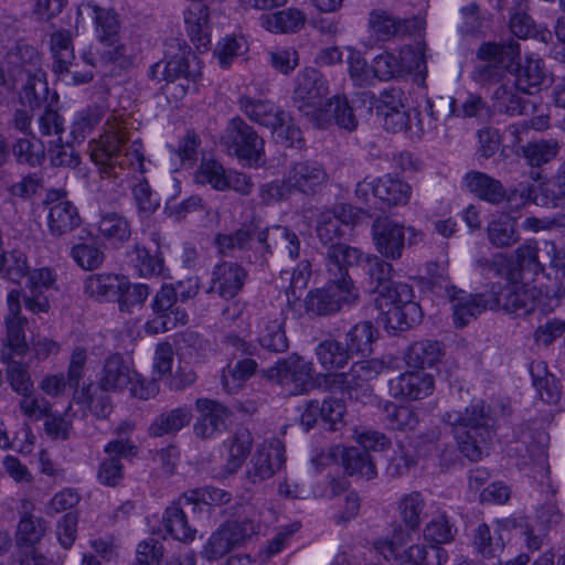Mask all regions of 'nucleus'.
Masks as SVG:
<instances>
[{
	"label": "nucleus",
	"instance_id": "14",
	"mask_svg": "<svg viewBox=\"0 0 565 565\" xmlns=\"http://www.w3.org/2000/svg\"><path fill=\"white\" fill-rule=\"evenodd\" d=\"M405 231L404 225L388 217H376L371 227L376 252L385 259H399L405 248Z\"/></svg>",
	"mask_w": 565,
	"mask_h": 565
},
{
	"label": "nucleus",
	"instance_id": "39",
	"mask_svg": "<svg viewBox=\"0 0 565 565\" xmlns=\"http://www.w3.org/2000/svg\"><path fill=\"white\" fill-rule=\"evenodd\" d=\"M257 362L253 359H243L234 365L228 364L222 370L221 384L227 394L241 391L245 383L255 374Z\"/></svg>",
	"mask_w": 565,
	"mask_h": 565
},
{
	"label": "nucleus",
	"instance_id": "8",
	"mask_svg": "<svg viewBox=\"0 0 565 565\" xmlns=\"http://www.w3.org/2000/svg\"><path fill=\"white\" fill-rule=\"evenodd\" d=\"M253 521H228L211 534L201 555L212 562L222 558L255 534Z\"/></svg>",
	"mask_w": 565,
	"mask_h": 565
},
{
	"label": "nucleus",
	"instance_id": "12",
	"mask_svg": "<svg viewBox=\"0 0 565 565\" xmlns=\"http://www.w3.org/2000/svg\"><path fill=\"white\" fill-rule=\"evenodd\" d=\"M47 226L53 236H63L81 224V217L74 204L66 199L65 191L52 190L47 193Z\"/></svg>",
	"mask_w": 565,
	"mask_h": 565
},
{
	"label": "nucleus",
	"instance_id": "25",
	"mask_svg": "<svg viewBox=\"0 0 565 565\" xmlns=\"http://www.w3.org/2000/svg\"><path fill=\"white\" fill-rule=\"evenodd\" d=\"M462 184L468 192L491 204L498 205L508 199L503 184L480 171L467 172L462 178Z\"/></svg>",
	"mask_w": 565,
	"mask_h": 565
},
{
	"label": "nucleus",
	"instance_id": "64",
	"mask_svg": "<svg viewBox=\"0 0 565 565\" xmlns=\"http://www.w3.org/2000/svg\"><path fill=\"white\" fill-rule=\"evenodd\" d=\"M226 175L227 172L221 163L215 160H207L200 164L195 179L201 184H210L217 191H225Z\"/></svg>",
	"mask_w": 565,
	"mask_h": 565
},
{
	"label": "nucleus",
	"instance_id": "54",
	"mask_svg": "<svg viewBox=\"0 0 565 565\" xmlns=\"http://www.w3.org/2000/svg\"><path fill=\"white\" fill-rule=\"evenodd\" d=\"M472 545L480 555L490 558L503 551L504 542L499 531L492 533L489 525L482 523L475 530Z\"/></svg>",
	"mask_w": 565,
	"mask_h": 565
},
{
	"label": "nucleus",
	"instance_id": "60",
	"mask_svg": "<svg viewBox=\"0 0 565 565\" xmlns=\"http://www.w3.org/2000/svg\"><path fill=\"white\" fill-rule=\"evenodd\" d=\"M253 235L254 233L250 227H241L231 234H218L215 242L223 255H231L235 250L248 248L250 246Z\"/></svg>",
	"mask_w": 565,
	"mask_h": 565
},
{
	"label": "nucleus",
	"instance_id": "13",
	"mask_svg": "<svg viewBox=\"0 0 565 565\" xmlns=\"http://www.w3.org/2000/svg\"><path fill=\"white\" fill-rule=\"evenodd\" d=\"M339 457L342 459L344 470L350 476H360L372 479L376 476V467L371 455L358 447L344 448L341 446L331 447L327 454H321L312 459L315 465H329Z\"/></svg>",
	"mask_w": 565,
	"mask_h": 565
},
{
	"label": "nucleus",
	"instance_id": "29",
	"mask_svg": "<svg viewBox=\"0 0 565 565\" xmlns=\"http://www.w3.org/2000/svg\"><path fill=\"white\" fill-rule=\"evenodd\" d=\"M534 186H523L521 196L532 200L541 206H558L565 199V161L558 168L552 183L540 186L539 193L534 194Z\"/></svg>",
	"mask_w": 565,
	"mask_h": 565
},
{
	"label": "nucleus",
	"instance_id": "33",
	"mask_svg": "<svg viewBox=\"0 0 565 565\" xmlns=\"http://www.w3.org/2000/svg\"><path fill=\"white\" fill-rule=\"evenodd\" d=\"M489 243L495 248H508L520 241L516 220L509 214H500L487 226Z\"/></svg>",
	"mask_w": 565,
	"mask_h": 565
},
{
	"label": "nucleus",
	"instance_id": "23",
	"mask_svg": "<svg viewBox=\"0 0 565 565\" xmlns=\"http://www.w3.org/2000/svg\"><path fill=\"white\" fill-rule=\"evenodd\" d=\"M395 397L409 401L423 399L434 391V379L425 372H406L390 382Z\"/></svg>",
	"mask_w": 565,
	"mask_h": 565
},
{
	"label": "nucleus",
	"instance_id": "26",
	"mask_svg": "<svg viewBox=\"0 0 565 565\" xmlns=\"http://www.w3.org/2000/svg\"><path fill=\"white\" fill-rule=\"evenodd\" d=\"M362 253L345 244H332L329 246L326 254V268L329 274V279L338 280H352L349 276V268L358 265L361 259Z\"/></svg>",
	"mask_w": 565,
	"mask_h": 565
},
{
	"label": "nucleus",
	"instance_id": "6",
	"mask_svg": "<svg viewBox=\"0 0 565 565\" xmlns=\"http://www.w3.org/2000/svg\"><path fill=\"white\" fill-rule=\"evenodd\" d=\"M359 299V292L352 280L329 279L322 288L311 290L306 299V309L317 316L337 313L345 305H353Z\"/></svg>",
	"mask_w": 565,
	"mask_h": 565
},
{
	"label": "nucleus",
	"instance_id": "37",
	"mask_svg": "<svg viewBox=\"0 0 565 565\" xmlns=\"http://www.w3.org/2000/svg\"><path fill=\"white\" fill-rule=\"evenodd\" d=\"M532 382L540 397L547 404H557L562 396V390L557 380L548 373L544 361H533L530 365Z\"/></svg>",
	"mask_w": 565,
	"mask_h": 565
},
{
	"label": "nucleus",
	"instance_id": "30",
	"mask_svg": "<svg viewBox=\"0 0 565 565\" xmlns=\"http://www.w3.org/2000/svg\"><path fill=\"white\" fill-rule=\"evenodd\" d=\"M138 374L130 370L121 355L109 356L103 367L99 386L103 391H122Z\"/></svg>",
	"mask_w": 565,
	"mask_h": 565
},
{
	"label": "nucleus",
	"instance_id": "31",
	"mask_svg": "<svg viewBox=\"0 0 565 565\" xmlns=\"http://www.w3.org/2000/svg\"><path fill=\"white\" fill-rule=\"evenodd\" d=\"M84 8L92 9L94 13L95 31L98 40L106 45H115L118 42L120 23L117 13L113 9L100 8L92 2L82 3L78 14Z\"/></svg>",
	"mask_w": 565,
	"mask_h": 565
},
{
	"label": "nucleus",
	"instance_id": "17",
	"mask_svg": "<svg viewBox=\"0 0 565 565\" xmlns=\"http://www.w3.org/2000/svg\"><path fill=\"white\" fill-rule=\"evenodd\" d=\"M328 174L317 161H299L286 172V184L290 190L303 194H315L327 182Z\"/></svg>",
	"mask_w": 565,
	"mask_h": 565
},
{
	"label": "nucleus",
	"instance_id": "56",
	"mask_svg": "<svg viewBox=\"0 0 565 565\" xmlns=\"http://www.w3.org/2000/svg\"><path fill=\"white\" fill-rule=\"evenodd\" d=\"M13 154L19 163L30 167L40 166L45 158V148L41 140L33 138L19 139L12 147Z\"/></svg>",
	"mask_w": 565,
	"mask_h": 565
},
{
	"label": "nucleus",
	"instance_id": "50",
	"mask_svg": "<svg viewBox=\"0 0 565 565\" xmlns=\"http://www.w3.org/2000/svg\"><path fill=\"white\" fill-rule=\"evenodd\" d=\"M544 79L545 73L541 60L527 57L524 63L519 65L516 79L513 84H515L521 92L532 94V89L540 88Z\"/></svg>",
	"mask_w": 565,
	"mask_h": 565
},
{
	"label": "nucleus",
	"instance_id": "41",
	"mask_svg": "<svg viewBox=\"0 0 565 565\" xmlns=\"http://www.w3.org/2000/svg\"><path fill=\"white\" fill-rule=\"evenodd\" d=\"M192 418L191 411L188 407H178L158 415L149 427V435L161 437L163 435L175 434L189 425Z\"/></svg>",
	"mask_w": 565,
	"mask_h": 565
},
{
	"label": "nucleus",
	"instance_id": "52",
	"mask_svg": "<svg viewBox=\"0 0 565 565\" xmlns=\"http://www.w3.org/2000/svg\"><path fill=\"white\" fill-rule=\"evenodd\" d=\"M559 148V143L555 139H540L525 145L522 152L530 166L541 167L554 160Z\"/></svg>",
	"mask_w": 565,
	"mask_h": 565
},
{
	"label": "nucleus",
	"instance_id": "10",
	"mask_svg": "<svg viewBox=\"0 0 565 565\" xmlns=\"http://www.w3.org/2000/svg\"><path fill=\"white\" fill-rule=\"evenodd\" d=\"M477 55L481 63L476 66L473 77L483 83L497 79L503 71V64L512 63L519 57L520 45L514 40L501 44L486 43L480 46Z\"/></svg>",
	"mask_w": 565,
	"mask_h": 565
},
{
	"label": "nucleus",
	"instance_id": "48",
	"mask_svg": "<svg viewBox=\"0 0 565 565\" xmlns=\"http://www.w3.org/2000/svg\"><path fill=\"white\" fill-rule=\"evenodd\" d=\"M51 52L54 58L53 70L62 74L72 66L75 58L71 33L57 31L51 35Z\"/></svg>",
	"mask_w": 565,
	"mask_h": 565
},
{
	"label": "nucleus",
	"instance_id": "62",
	"mask_svg": "<svg viewBox=\"0 0 565 565\" xmlns=\"http://www.w3.org/2000/svg\"><path fill=\"white\" fill-rule=\"evenodd\" d=\"M326 108L331 109V120L334 119L339 127L349 131L358 127L356 117L345 96L337 95L329 99L326 104Z\"/></svg>",
	"mask_w": 565,
	"mask_h": 565
},
{
	"label": "nucleus",
	"instance_id": "3",
	"mask_svg": "<svg viewBox=\"0 0 565 565\" xmlns=\"http://www.w3.org/2000/svg\"><path fill=\"white\" fill-rule=\"evenodd\" d=\"M443 420L454 427L460 451L471 461L481 459L491 441L494 418L490 406L482 399H473L463 409H450Z\"/></svg>",
	"mask_w": 565,
	"mask_h": 565
},
{
	"label": "nucleus",
	"instance_id": "11",
	"mask_svg": "<svg viewBox=\"0 0 565 565\" xmlns=\"http://www.w3.org/2000/svg\"><path fill=\"white\" fill-rule=\"evenodd\" d=\"M313 365L298 355L279 361L268 371V376L281 385H292L290 393L299 395L308 392L312 386Z\"/></svg>",
	"mask_w": 565,
	"mask_h": 565
},
{
	"label": "nucleus",
	"instance_id": "9",
	"mask_svg": "<svg viewBox=\"0 0 565 565\" xmlns=\"http://www.w3.org/2000/svg\"><path fill=\"white\" fill-rule=\"evenodd\" d=\"M222 145L230 154L248 162H257L263 152L264 141L241 117L231 119L222 137Z\"/></svg>",
	"mask_w": 565,
	"mask_h": 565
},
{
	"label": "nucleus",
	"instance_id": "45",
	"mask_svg": "<svg viewBox=\"0 0 565 565\" xmlns=\"http://www.w3.org/2000/svg\"><path fill=\"white\" fill-rule=\"evenodd\" d=\"M106 108L102 105H93L77 111L71 125V136L76 142L85 140L94 128L102 121Z\"/></svg>",
	"mask_w": 565,
	"mask_h": 565
},
{
	"label": "nucleus",
	"instance_id": "15",
	"mask_svg": "<svg viewBox=\"0 0 565 565\" xmlns=\"http://www.w3.org/2000/svg\"><path fill=\"white\" fill-rule=\"evenodd\" d=\"M454 323L456 328L466 327L472 319H476L482 311L499 307L501 299L494 291L490 294L468 295L462 290L450 295Z\"/></svg>",
	"mask_w": 565,
	"mask_h": 565
},
{
	"label": "nucleus",
	"instance_id": "7",
	"mask_svg": "<svg viewBox=\"0 0 565 565\" xmlns=\"http://www.w3.org/2000/svg\"><path fill=\"white\" fill-rule=\"evenodd\" d=\"M151 307L154 318L145 326V330L149 334L167 332L188 322V313L178 305V292L172 285L161 287L156 294Z\"/></svg>",
	"mask_w": 565,
	"mask_h": 565
},
{
	"label": "nucleus",
	"instance_id": "24",
	"mask_svg": "<svg viewBox=\"0 0 565 565\" xmlns=\"http://www.w3.org/2000/svg\"><path fill=\"white\" fill-rule=\"evenodd\" d=\"M257 242L264 247L267 254H273L274 249L280 253H287L291 259H297L300 255V239L298 235L285 226H273L259 231L256 234Z\"/></svg>",
	"mask_w": 565,
	"mask_h": 565
},
{
	"label": "nucleus",
	"instance_id": "4",
	"mask_svg": "<svg viewBox=\"0 0 565 565\" xmlns=\"http://www.w3.org/2000/svg\"><path fill=\"white\" fill-rule=\"evenodd\" d=\"M329 87L323 76L315 68H305L297 76L292 95L294 106L317 128L331 122V109L326 108Z\"/></svg>",
	"mask_w": 565,
	"mask_h": 565
},
{
	"label": "nucleus",
	"instance_id": "53",
	"mask_svg": "<svg viewBox=\"0 0 565 565\" xmlns=\"http://www.w3.org/2000/svg\"><path fill=\"white\" fill-rule=\"evenodd\" d=\"M45 521L31 514H24L18 524L15 542L19 547H33L44 536Z\"/></svg>",
	"mask_w": 565,
	"mask_h": 565
},
{
	"label": "nucleus",
	"instance_id": "40",
	"mask_svg": "<svg viewBox=\"0 0 565 565\" xmlns=\"http://www.w3.org/2000/svg\"><path fill=\"white\" fill-rule=\"evenodd\" d=\"M315 353L321 366L328 371L343 367L352 358L347 347L333 338L321 341Z\"/></svg>",
	"mask_w": 565,
	"mask_h": 565
},
{
	"label": "nucleus",
	"instance_id": "34",
	"mask_svg": "<svg viewBox=\"0 0 565 565\" xmlns=\"http://www.w3.org/2000/svg\"><path fill=\"white\" fill-rule=\"evenodd\" d=\"M209 17V9L200 0L193 2L184 13L188 33L199 49H206L210 44Z\"/></svg>",
	"mask_w": 565,
	"mask_h": 565
},
{
	"label": "nucleus",
	"instance_id": "28",
	"mask_svg": "<svg viewBox=\"0 0 565 565\" xmlns=\"http://www.w3.org/2000/svg\"><path fill=\"white\" fill-rule=\"evenodd\" d=\"M19 86V99L21 105L31 109H40L49 102V85L45 72L26 75L14 79Z\"/></svg>",
	"mask_w": 565,
	"mask_h": 565
},
{
	"label": "nucleus",
	"instance_id": "42",
	"mask_svg": "<svg viewBox=\"0 0 565 565\" xmlns=\"http://www.w3.org/2000/svg\"><path fill=\"white\" fill-rule=\"evenodd\" d=\"M425 500L420 492L414 491L403 495L397 503L402 524L409 531H417L425 514Z\"/></svg>",
	"mask_w": 565,
	"mask_h": 565
},
{
	"label": "nucleus",
	"instance_id": "51",
	"mask_svg": "<svg viewBox=\"0 0 565 565\" xmlns=\"http://www.w3.org/2000/svg\"><path fill=\"white\" fill-rule=\"evenodd\" d=\"M456 533L454 524L444 514L430 520L423 530L424 540L430 544L428 547L438 550H444L440 545L452 542Z\"/></svg>",
	"mask_w": 565,
	"mask_h": 565
},
{
	"label": "nucleus",
	"instance_id": "36",
	"mask_svg": "<svg viewBox=\"0 0 565 565\" xmlns=\"http://www.w3.org/2000/svg\"><path fill=\"white\" fill-rule=\"evenodd\" d=\"M9 58L14 79L44 72L41 67V58L38 50L29 44H18L9 54Z\"/></svg>",
	"mask_w": 565,
	"mask_h": 565
},
{
	"label": "nucleus",
	"instance_id": "61",
	"mask_svg": "<svg viewBox=\"0 0 565 565\" xmlns=\"http://www.w3.org/2000/svg\"><path fill=\"white\" fill-rule=\"evenodd\" d=\"M347 53L351 79L358 86L370 85L374 81L373 67L367 66L366 60L359 51L348 47Z\"/></svg>",
	"mask_w": 565,
	"mask_h": 565
},
{
	"label": "nucleus",
	"instance_id": "19",
	"mask_svg": "<svg viewBox=\"0 0 565 565\" xmlns=\"http://www.w3.org/2000/svg\"><path fill=\"white\" fill-rule=\"evenodd\" d=\"M247 271L237 263L223 262L212 271L211 286L207 292H216L222 298H234L244 287Z\"/></svg>",
	"mask_w": 565,
	"mask_h": 565
},
{
	"label": "nucleus",
	"instance_id": "38",
	"mask_svg": "<svg viewBox=\"0 0 565 565\" xmlns=\"http://www.w3.org/2000/svg\"><path fill=\"white\" fill-rule=\"evenodd\" d=\"M306 22V15L296 8H289L260 17V24L273 33H289L300 30Z\"/></svg>",
	"mask_w": 565,
	"mask_h": 565
},
{
	"label": "nucleus",
	"instance_id": "59",
	"mask_svg": "<svg viewBox=\"0 0 565 565\" xmlns=\"http://www.w3.org/2000/svg\"><path fill=\"white\" fill-rule=\"evenodd\" d=\"M232 499V494L223 489L214 487H204L195 489L183 494L182 500L185 504L199 505H224Z\"/></svg>",
	"mask_w": 565,
	"mask_h": 565
},
{
	"label": "nucleus",
	"instance_id": "47",
	"mask_svg": "<svg viewBox=\"0 0 565 565\" xmlns=\"http://www.w3.org/2000/svg\"><path fill=\"white\" fill-rule=\"evenodd\" d=\"M519 92L515 84L500 85L492 95L494 110L509 116L522 115L525 106Z\"/></svg>",
	"mask_w": 565,
	"mask_h": 565
},
{
	"label": "nucleus",
	"instance_id": "22",
	"mask_svg": "<svg viewBox=\"0 0 565 565\" xmlns=\"http://www.w3.org/2000/svg\"><path fill=\"white\" fill-rule=\"evenodd\" d=\"M196 407L202 413L194 425V433L198 437L212 438L226 429L227 407L209 398H199Z\"/></svg>",
	"mask_w": 565,
	"mask_h": 565
},
{
	"label": "nucleus",
	"instance_id": "55",
	"mask_svg": "<svg viewBox=\"0 0 565 565\" xmlns=\"http://www.w3.org/2000/svg\"><path fill=\"white\" fill-rule=\"evenodd\" d=\"M163 521L167 531L175 540L181 542H191L194 540L196 531L189 525L186 516L179 505L167 508Z\"/></svg>",
	"mask_w": 565,
	"mask_h": 565
},
{
	"label": "nucleus",
	"instance_id": "5",
	"mask_svg": "<svg viewBox=\"0 0 565 565\" xmlns=\"http://www.w3.org/2000/svg\"><path fill=\"white\" fill-rule=\"evenodd\" d=\"M411 532L405 525L395 524L390 536L377 540L374 546L384 558L394 559L397 565H443L447 562L445 550L419 543L403 548L412 540Z\"/></svg>",
	"mask_w": 565,
	"mask_h": 565
},
{
	"label": "nucleus",
	"instance_id": "63",
	"mask_svg": "<svg viewBox=\"0 0 565 565\" xmlns=\"http://www.w3.org/2000/svg\"><path fill=\"white\" fill-rule=\"evenodd\" d=\"M385 418L392 429H414L418 423L416 414L407 406H397L394 403L384 405Z\"/></svg>",
	"mask_w": 565,
	"mask_h": 565
},
{
	"label": "nucleus",
	"instance_id": "21",
	"mask_svg": "<svg viewBox=\"0 0 565 565\" xmlns=\"http://www.w3.org/2000/svg\"><path fill=\"white\" fill-rule=\"evenodd\" d=\"M494 292L501 299L499 306L515 317H525L533 312L541 294L537 288L525 285H508L499 292Z\"/></svg>",
	"mask_w": 565,
	"mask_h": 565
},
{
	"label": "nucleus",
	"instance_id": "58",
	"mask_svg": "<svg viewBox=\"0 0 565 565\" xmlns=\"http://www.w3.org/2000/svg\"><path fill=\"white\" fill-rule=\"evenodd\" d=\"M1 359L8 364L7 376L12 390L19 395L32 393L33 382L26 367L21 362L11 360V354L6 351Z\"/></svg>",
	"mask_w": 565,
	"mask_h": 565
},
{
	"label": "nucleus",
	"instance_id": "44",
	"mask_svg": "<svg viewBox=\"0 0 565 565\" xmlns=\"http://www.w3.org/2000/svg\"><path fill=\"white\" fill-rule=\"evenodd\" d=\"M443 349L439 342L422 340L413 343L406 353V362L409 366L425 369L439 362Z\"/></svg>",
	"mask_w": 565,
	"mask_h": 565
},
{
	"label": "nucleus",
	"instance_id": "16",
	"mask_svg": "<svg viewBox=\"0 0 565 565\" xmlns=\"http://www.w3.org/2000/svg\"><path fill=\"white\" fill-rule=\"evenodd\" d=\"M285 447L280 440L274 439L258 447L246 471L252 483L269 479L285 462Z\"/></svg>",
	"mask_w": 565,
	"mask_h": 565
},
{
	"label": "nucleus",
	"instance_id": "57",
	"mask_svg": "<svg viewBox=\"0 0 565 565\" xmlns=\"http://www.w3.org/2000/svg\"><path fill=\"white\" fill-rule=\"evenodd\" d=\"M98 231L105 238L119 243L128 241L131 234L128 221L117 213L104 214Z\"/></svg>",
	"mask_w": 565,
	"mask_h": 565
},
{
	"label": "nucleus",
	"instance_id": "27",
	"mask_svg": "<svg viewBox=\"0 0 565 565\" xmlns=\"http://www.w3.org/2000/svg\"><path fill=\"white\" fill-rule=\"evenodd\" d=\"M383 369V362L375 359L359 361L353 363L348 372L335 374L333 383L351 393L374 380Z\"/></svg>",
	"mask_w": 565,
	"mask_h": 565
},
{
	"label": "nucleus",
	"instance_id": "49",
	"mask_svg": "<svg viewBox=\"0 0 565 565\" xmlns=\"http://www.w3.org/2000/svg\"><path fill=\"white\" fill-rule=\"evenodd\" d=\"M376 329L370 321L359 322L345 334V347L351 356L354 353L369 354L375 341Z\"/></svg>",
	"mask_w": 565,
	"mask_h": 565
},
{
	"label": "nucleus",
	"instance_id": "2",
	"mask_svg": "<svg viewBox=\"0 0 565 565\" xmlns=\"http://www.w3.org/2000/svg\"><path fill=\"white\" fill-rule=\"evenodd\" d=\"M129 135L126 122L113 117L106 121L99 139L89 142L90 158L102 178L121 179L126 169L145 172L142 145L129 143Z\"/></svg>",
	"mask_w": 565,
	"mask_h": 565
},
{
	"label": "nucleus",
	"instance_id": "20",
	"mask_svg": "<svg viewBox=\"0 0 565 565\" xmlns=\"http://www.w3.org/2000/svg\"><path fill=\"white\" fill-rule=\"evenodd\" d=\"M239 109L254 122L271 130L281 128L288 119V114L276 107L269 100H263L242 95L238 98Z\"/></svg>",
	"mask_w": 565,
	"mask_h": 565
},
{
	"label": "nucleus",
	"instance_id": "35",
	"mask_svg": "<svg viewBox=\"0 0 565 565\" xmlns=\"http://www.w3.org/2000/svg\"><path fill=\"white\" fill-rule=\"evenodd\" d=\"M412 195L411 185L402 179L386 174L376 179L375 198L388 206L406 205Z\"/></svg>",
	"mask_w": 565,
	"mask_h": 565
},
{
	"label": "nucleus",
	"instance_id": "46",
	"mask_svg": "<svg viewBox=\"0 0 565 565\" xmlns=\"http://www.w3.org/2000/svg\"><path fill=\"white\" fill-rule=\"evenodd\" d=\"M285 320L281 313L273 319L264 320L259 332V343L263 348L273 352H284L288 349V339L284 329Z\"/></svg>",
	"mask_w": 565,
	"mask_h": 565
},
{
	"label": "nucleus",
	"instance_id": "43",
	"mask_svg": "<svg viewBox=\"0 0 565 565\" xmlns=\"http://www.w3.org/2000/svg\"><path fill=\"white\" fill-rule=\"evenodd\" d=\"M253 445L252 433L244 427L238 428L232 437L226 441L228 449V460L226 463V471L230 473L236 472L246 457L250 452Z\"/></svg>",
	"mask_w": 565,
	"mask_h": 565
},
{
	"label": "nucleus",
	"instance_id": "1",
	"mask_svg": "<svg viewBox=\"0 0 565 565\" xmlns=\"http://www.w3.org/2000/svg\"><path fill=\"white\" fill-rule=\"evenodd\" d=\"M384 257L369 256L366 273L376 282L374 299L380 320L385 328L406 330L420 322L423 312L414 301L413 288L404 282L388 284L393 275V266Z\"/></svg>",
	"mask_w": 565,
	"mask_h": 565
},
{
	"label": "nucleus",
	"instance_id": "18",
	"mask_svg": "<svg viewBox=\"0 0 565 565\" xmlns=\"http://www.w3.org/2000/svg\"><path fill=\"white\" fill-rule=\"evenodd\" d=\"M179 53L167 61L156 63L150 75L158 81L173 82L179 78L195 81L200 72L193 66H198L196 57L191 53L188 46L180 47Z\"/></svg>",
	"mask_w": 565,
	"mask_h": 565
},
{
	"label": "nucleus",
	"instance_id": "32",
	"mask_svg": "<svg viewBox=\"0 0 565 565\" xmlns=\"http://www.w3.org/2000/svg\"><path fill=\"white\" fill-rule=\"evenodd\" d=\"M125 286V277L115 274H95L85 279L86 295L98 300L108 301L119 296Z\"/></svg>",
	"mask_w": 565,
	"mask_h": 565
}]
</instances>
